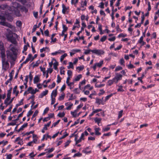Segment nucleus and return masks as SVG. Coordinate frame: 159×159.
Instances as JSON below:
<instances>
[{"mask_svg":"<svg viewBox=\"0 0 159 159\" xmlns=\"http://www.w3.org/2000/svg\"><path fill=\"white\" fill-rule=\"evenodd\" d=\"M20 8L22 10V11H25L26 13L28 11V9L26 8L25 7L23 6H21L20 5Z\"/></svg>","mask_w":159,"mask_h":159,"instance_id":"4be33fe9","label":"nucleus"},{"mask_svg":"<svg viewBox=\"0 0 159 159\" xmlns=\"http://www.w3.org/2000/svg\"><path fill=\"white\" fill-rule=\"evenodd\" d=\"M12 7L15 8V9H18L20 7V5L16 2H12Z\"/></svg>","mask_w":159,"mask_h":159,"instance_id":"6e6552de","label":"nucleus"},{"mask_svg":"<svg viewBox=\"0 0 159 159\" xmlns=\"http://www.w3.org/2000/svg\"><path fill=\"white\" fill-rule=\"evenodd\" d=\"M74 92L76 94H79L80 93V90L78 89V88L75 89L73 90Z\"/></svg>","mask_w":159,"mask_h":159,"instance_id":"a19ab883","label":"nucleus"},{"mask_svg":"<svg viewBox=\"0 0 159 159\" xmlns=\"http://www.w3.org/2000/svg\"><path fill=\"white\" fill-rule=\"evenodd\" d=\"M62 28L63 29V30L62 31L61 34V35H61L62 36H64V35L65 34H64L65 32L68 29V28L67 27H66L65 25H63Z\"/></svg>","mask_w":159,"mask_h":159,"instance_id":"1a4fd4ad","label":"nucleus"},{"mask_svg":"<svg viewBox=\"0 0 159 159\" xmlns=\"http://www.w3.org/2000/svg\"><path fill=\"white\" fill-rule=\"evenodd\" d=\"M0 19H2V22H1V23H2V25L6 26L12 29V30L15 29V27L11 25L10 24L7 22H5V18L4 16L0 15Z\"/></svg>","mask_w":159,"mask_h":159,"instance_id":"20e7f679","label":"nucleus"},{"mask_svg":"<svg viewBox=\"0 0 159 159\" xmlns=\"http://www.w3.org/2000/svg\"><path fill=\"white\" fill-rule=\"evenodd\" d=\"M107 38V37L106 36H103L101 39L100 40L102 42H104L106 40Z\"/></svg>","mask_w":159,"mask_h":159,"instance_id":"ea45409f","label":"nucleus"},{"mask_svg":"<svg viewBox=\"0 0 159 159\" xmlns=\"http://www.w3.org/2000/svg\"><path fill=\"white\" fill-rule=\"evenodd\" d=\"M122 76L121 75L117 73L116 74V76L113 78L115 81H116V83H117L118 81L121 80Z\"/></svg>","mask_w":159,"mask_h":159,"instance_id":"0eeeda50","label":"nucleus"},{"mask_svg":"<svg viewBox=\"0 0 159 159\" xmlns=\"http://www.w3.org/2000/svg\"><path fill=\"white\" fill-rule=\"evenodd\" d=\"M6 36L8 41L10 40L11 39L13 38V36L12 35V33H8L6 34Z\"/></svg>","mask_w":159,"mask_h":159,"instance_id":"f8f14e48","label":"nucleus"},{"mask_svg":"<svg viewBox=\"0 0 159 159\" xmlns=\"http://www.w3.org/2000/svg\"><path fill=\"white\" fill-rule=\"evenodd\" d=\"M39 78L38 75L36 76L34 79V84L38 83L39 81Z\"/></svg>","mask_w":159,"mask_h":159,"instance_id":"dca6fc26","label":"nucleus"},{"mask_svg":"<svg viewBox=\"0 0 159 159\" xmlns=\"http://www.w3.org/2000/svg\"><path fill=\"white\" fill-rule=\"evenodd\" d=\"M33 113V111H31V110H30L28 112L27 115V117L30 116V115H31Z\"/></svg>","mask_w":159,"mask_h":159,"instance_id":"5fc2aeb1","label":"nucleus"},{"mask_svg":"<svg viewBox=\"0 0 159 159\" xmlns=\"http://www.w3.org/2000/svg\"><path fill=\"white\" fill-rule=\"evenodd\" d=\"M70 142V140H68L65 143V147H67L69 144Z\"/></svg>","mask_w":159,"mask_h":159,"instance_id":"680f3d73","label":"nucleus"},{"mask_svg":"<svg viewBox=\"0 0 159 159\" xmlns=\"http://www.w3.org/2000/svg\"><path fill=\"white\" fill-rule=\"evenodd\" d=\"M57 95V89H56L53 90L51 94V98H52L53 96L55 97Z\"/></svg>","mask_w":159,"mask_h":159,"instance_id":"2eb2a0df","label":"nucleus"},{"mask_svg":"<svg viewBox=\"0 0 159 159\" xmlns=\"http://www.w3.org/2000/svg\"><path fill=\"white\" fill-rule=\"evenodd\" d=\"M101 120L102 118H98L96 117L94 119V121L95 122L97 123L98 125H99V124L100 123Z\"/></svg>","mask_w":159,"mask_h":159,"instance_id":"f3484780","label":"nucleus"},{"mask_svg":"<svg viewBox=\"0 0 159 159\" xmlns=\"http://www.w3.org/2000/svg\"><path fill=\"white\" fill-rule=\"evenodd\" d=\"M87 4V2L86 1H85L84 2L82 1L81 3V7H84V6H86Z\"/></svg>","mask_w":159,"mask_h":159,"instance_id":"79ce46f5","label":"nucleus"},{"mask_svg":"<svg viewBox=\"0 0 159 159\" xmlns=\"http://www.w3.org/2000/svg\"><path fill=\"white\" fill-rule=\"evenodd\" d=\"M58 65V63L57 62H56L53 64V67L55 70H57L58 71V70L57 68V66Z\"/></svg>","mask_w":159,"mask_h":159,"instance_id":"7c9ffc66","label":"nucleus"},{"mask_svg":"<svg viewBox=\"0 0 159 159\" xmlns=\"http://www.w3.org/2000/svg\"><path fill=\"white\" fill-rule=\"evenodd\" d=\"M67 56L66 53H64L63 55H61L60 57V61H62L64 60V58Z\"/></svg>","mask_w":159,"mask_h":159,"instance_id":"2f4dec72","label":"nucleus"},{"mask_svg":"<svg viewBox=\"0 0 159 159\" xmlns=\"http://www.w3.org/2000/svg\"><path fill=\"white\" fill-rule=\"evenodd\" d=\"M113 93H111V94H110V95H107V96L106 97V98H105V101H106L107 100H108V99L110 98L111 97V96H113Z\"/></svg>","mask_w":159,"mask_h":159,"instance_id":"37998d69","label":"nucleus"},{"mask_svg":"<svg viewBox=\"0 0 159 159\" xmlns=\"http://www.w3.org/2000/svg\"><path fill=\"white\" fill-rule=\"evenodd\" d=\"M8 143V141H4V140L0 142V145L2 144H3V146H4Z\"/></svg>","mask_w":159,"mask_h":159,"instance_id":"09e8293b","label":"nucleus"},{"mask_svg":"<svg viewBox=\"0 0 159 159\" xmlns=\"http://www.w3.org/2000/svg\"><path fill=\"white\" fill-rule=\"evenodd\" d=\"M120 63L121 65H124L125 61L123 58H122L120 59Z\"/></svg>","mask_w":159,"mask_h":159,"instance_id":"3c124183","label":"nucleus"},{"mask_svg":"<svg viewBox=\"0 0 159 159\" xmlns=\"http://www.w3.org/2000/svg\"><path fill=\"white\" fill-rule=\"evenodd\" d=\"M103 97H102V100L98 98H96V103L98 104L99 105H100L102 102V100L103 99Z\"/></svg>","mask_w":159,"mask_h":159,"instance_id":"b1692460","label":"nucleus"},{"mask_svg":"<svg viewBox=\"0 0 159 159\" xmlns=\"http://www.w3.org/2000/svg\"><path fill=\"white\" fill-rule=\"evenodd\" d=\"M100 128H96L95 129V134L97 135H101V133L99 132V131L100 130Z\"/></svg>","mask_w":159,"mask_h":159,"instance_id":"a211bd4d","label":"nucleus"},{"mask_svg":"<svg viewBox=\"0 0 159 159\" xmlns=\"http://www.w3.org/2000/svg\"><path fill=\"white\" fill-rule=\"evenodd\" d=\"M48 117L49 118V119H50V118H52L54 116V113H51L48 114Z\"/></svg>","mask_w":159,"mask_h":159,"instance_id":"e2e57ef3","label":"nucleus"},{"mask_svg":"<svg viewBox=\"0 0 159 159\" xmlns=\"http://www.w3.org/2000/svg\"><path fill=\"white\" fill-rule=\"evenodd\" d=\"M11 99V97H7V98L5 100L4 103L6 105V106L9 105V102H8V101Z\"/></svg>","mask_w":159,"mask_h":159,"instance_id":"4468645a","label":"nucleus"},{"mask_svg":"<svg viewBox=\"0 0 159 159\" xmlns=\"http://www.w3.org/2000/svg\"><path fill=\"white\" fill-rule=\"evenodd\" d=\"M61 78L60 77L59 75H58L57 76V82L58 83H60L61 82Z\"/></svg>","mask_w":159,"mask_h":159,"instance_id":"a18cd8bd","label":"nucleus"},{"mask_svg":"<svg viewBox=\"0 0 159 159\" xmlns=\"http://www.w3.org/2000/svg\"><path fill=\"white\" fill-rule=\"evenodd\" d=\"M122 69V67L120 66H117L115 69V71H118L119 70H121Z\"/></svg>","mask_w":159,"mask_h":159,"instance_id":"49530a36","label":"nucleus"},{"mask_svg":"<svg viewBox=\"0 0 159 159\" xmlns=\"http://www.w3.org/2000/svg\"><path fill=\"white\" fill-rule=\"evenodd\" d=\"M62 13L64 14H65L66 13V11L67 10V9L66 8V7L63 4L62 5Z\"/></svg>","mask_w":159,"mask_h":159,"instance_id":"5701e85b","label":"nucleus"},{"mask_svg":"<svg viewBox=\"0 0 159 159\" xmlns=\"http://www.w3.org/2000/svg\"><path fill=\"white\" fill-rule=\"evenodd\" d=\"M72 71L70 70H68L67 71V75H68V77H70V76H71L72 75Z\"/></svg>","mask_w":159,"mask_h":159,"instance_id":"774afa93","label":"nucleus"},{"mask_svg":"<svg viewBox=\"0 0 159 159\" xmlns=\"http://www.w3.org/2000/svg\"><path fill=\"white\" fill-rule=\"evenodd\" d=\"M61 52L64 53L65 52L64 51H61V50H59L58 51L55 52H54L52 53L51 54L52 55H57L58 53H60Z\"/></svg>","mask_w":159,"mask_h":159,"instance_id":"412c9836","label":"nucleus"},{"mask_svg":"<svg viewBox=\"0 0 159 159\" xmlns=\"http://www.w3.org/2000/svg\"><path fill=\"white\" fill-rule=\"evenodd\" d=\"M27 46H28L29 47L30 46L29 44L28 43H27V45H25L24 46V49H23V52H24V51H25L27 50Z\"/></svg>","mask_w":159,"mask_h":159,"instance_id":"c03bdc74","label":"nucleus"},{"mask_svg":"<svg viewBox=\"0 0 159 159\" xmlns=\"http://www.w3.org/2000/svg\"><path fill=\"white\" fill-rule=\"evenodd\" d=\"M65 94L64 93H62L61 94V96H60L58 98V100L60 101H61V100H63L64 99V97H65Z\"/></svg>","mask_w":159,"mask_h":159,"instance_id":"bb28decb","label":"nucleus"},{"mask_svg":"<svg viewBox=\"0 0 159 159\" xmlns=\"http://www.w3.org/2000/svg\"><path fill=\"white\" fill-rule=\"evenodd\" d=\"M8 9V10L5 11V14L7 17H10V15L13 13V11H12L11 7H9L7 4H2L0 5V11L1 10H5Z\"/></svg>","mask_w":159,"mask_h":159,"instance_id":"f03ea898","label":"nucleus"},{"mask_svg":"<svg viewBox=\"0 0 159 159\" xmlns=\"http://www.w3.org/2000/svg\"><path fill=\"white\" fill-rule=\"evenodd\" d=\"M38 111L37 110H36L34 112V114L33 115L32 117L31 118V119L33 120V118L35 117L38 114Z\"/></svg>","mask_w":159,"mask_h":159,"instance_id":"4c0bfd02","label":"nucleus"},{"mask_svg":"<svg viewBox=\"0 0 159 159\" xmlns=\"http://www.w3.org/2000/svg\"><path fill=\"white\" fill-rule=\"evenodd\" d=\"M82 76L81 74L79 75L74 79V81H78L80 80V79L82 77Z\"/></svg>","mask_w":159,"mask_h":159,"instance_id":"393cba45","label":"nucleus"},{"mask_svg":"<svg viewBox=\"0 0 159 159\" xmlns=\"http://www.w3.org/2000/svg\"><path fill=\"white\" fill-rule=\"evenodd\" d=\"M12 89V88L11 87L10 88V89L7 91V97H11V91Z\"/></svg>","mask_w":159,"mask_h":159,"instance_id":"c756f323","label":"nucleus"},{"mask_svg":"<svg viewBox=\"0 0 159 159\" xmlns=\"http://www.w3.org/2000/svg\"><path fill=\"white\" fill-rule=\"evenodd\" d=\"M82 155V154L80 152H77V153H75V154L73 157H81V156Z\"/></svg>","mask_w":159,"mask_h":159,"instance_id":"f704fd0d","label":"nucleus"},{"mask_svg":"<svg viewBox=\"0 0 159 159\" xmlns=\"http://www.w3.org/2000/svg\"><path fill=\"white\" fill-rule=\"evenodd\" d=\"M0 50L1 51V56L2 53L5 54L3 43L2 41H0Z\"/></svg>","mask_w":159,"mask_h":159,"instance_id":"423d86ee","label":"nucleus"},{"mask_svg":"<svg viewBox=\"0 0 159 159\" xmlns=\"http://www.w3.org/2000/svg\"><path fill=\"white\" fill-rule=\"evenodd\" d=\"M115 81L114 78L111 80H109L108 82V85L109 86L111 85Z\"/></svg>","mask_w":159,"mask_h":159,"instance_id":"a878e982","label":"nucleus"},{"mask_svg":"<svg viewBox=\"0 0 159 159\" xmlns=\"http://www.w3.org/2000/svg\"><path fill=\"white\" fill-rule=\"evenodd\" d=\"M64 67L63 66H61L60 68V73L61 75L64 74L65 72V70H63L64 69Z\"/></svg>","mask_w":159,"mask_h":159,"instance_id":"c85d7f7f","label":"nucleus"},{"mask_svg":"<svg viewBox=\"0 0 159 159\" xmlns=\"http://www.w3.org/2000/svg\"><path fill=\"white\" fill-rule=\"evenodd\" d=\"M144 76V74H142V76H141V77L138 78V79L139 80H140V82H141L142 83L143 82V80H142V79L143 78Z\"/></svg>","mask_w":159,"mask_h":159,"instance_id":"603ef678","label":"nucleus"},{"mask_svg":"<svg viewBox=\"0 0 159 159\" xmlns=\"http://www.w3.org/2000/svg\"><path fill=\"white\" fill-rule=\"evenodd\" d=\"M76 97L75 96H73V94H71L70 96V98L68 99L69 100H71L74 99H75Z\"/></svg>","mask_w":159,"mask_h":159,"instance_id":"473e14b6","label":"nucleus"},{"mask_svg":"<svg viewBox=\"0 0 159 159\" xmlns=\"http://www.w3.org/2000/svg\"><path fill=\"white\" fill-rule=\"evenodd\" d=\"M98 7H100L101 8L103 9L104 8V3L103 2H101L100 3V5Z\"/></svg>","mask_w":159,"mask_h":159,"instance_id":"0e129e2a","label":"nucleus"},{"mask_svg":"<svg viewBox=\"0 0 159 159\" xmlns=\"http://www.w3.org/2000/svg\"><path fill=\"white\" fill-rule=\"evenodd\" d=\"M110 129V127H107L105 128H103L102 130L103 132H105L108 131Z\"/></svg>","mask_w":159,"mask_h":159,"instance_id":"69168bd1","label":"nucleus"},{"mask_svg":"<svg viewBox=\"0 0 159 159\" xmlns=\"http://www.w3.org/2000/svg\"><path fill=\"white\" fill-rule=\"evenodd\" d=\"M32 55L31 54H30L28 55V57L26 58L25 60L23 62V63L26 64L27 62L29 61L30 60H31V57Z\"/></svg>","mask_w":159,"mask_h":159,"instance_id":"ddd939ff","label":"nucleus"},{"mask_svg":"<svg viewBox=\"0 0 159 159\" xmlns=\"http://www.w3.org/2000/svg\"><path fill=\"white\" fill-rule=\"evenodd\" d=\"M60 121V120H58L56 122L54 123L52 125V127L53 126L55 127L57 125Z\"/></svg>","mask_w":159,"mask_h":159,"instance_id":"864d4df0","label":"nucleus"},{"mask_svg":"<svg viewBox=\"0 0 159 159\" xmlns=\"http://www.w3.org/2000/svg\"><path fill=\"white\" fill-rule=\"evenodd\" d=\"M48 93V91L46 90L45 91H43L39 96V98H42L44 96L46 95Z\"/></svg>","mask_w":159,"mask_h":159,"instance_id":"9d476101","label":"nucleus"},{"mask_svg":"<svg viewBox=\"0 0 159 159\" xmlns=\"http://www.w3.org/2000/svg\"><path fill=\"white\" fill-rule=\"evenodd\" d=\"M92 51V53L98 55L103 54L104 53V52L101 49H94Z\"/></svg>","mask_w":159,"mask_h":159,"instance_id":"39448f33","label":"nucleus"},{"mask_svg":"<svg viewBox=\"0 0 159 159\" xmlns=\"http://www.w3.org/2000/svg\"><path fill=\"white\" fill-rule=\"evenodd\" d=\"M32 73V72H30V74L29 75V78H30V82H31V81L32 80L33 78V76H32V75L31 74V73Z\"/></svg>","mask_w":159,"mask_h":159,"instance_id":"8fccbe9b","label":"nucleus"},{"mask_svg":"<svg viewBox=\"0 0 159 159\" xmlns=\"http://www.w3.org/2000/svg\"><path fill=\"white\" fill-rule=\"evenodd\" d=\"M69 65L67 66V68L68 69H69L70 68H71L72 69H73L74 66H73V63L72 62H69Z\"/></svg>","mask_w":159,"mask_h":159,"instance_id":"72a5a7b5","label":"nucleus"},{"mask_svg":"<svg viewBox=\"0 0 159 159\" xmlns=\"http://www.w3.org/2000/svg\"><path fill=\"white\" fill-rule=\"evenodd\" d=\"M11 47L9 50L6 52L7 57L11 61H15L16 59L18 54V50L16 47L12 44L10 45Z\"/></svg>","mask_w":159,"mask_h":159,"instance_id":"f257e3e1","label":"nucleus"},{"mask_svg":"<svg viewBox=\"0 0 159 159\" xmlns=\"http://www.w3.org/2000/svg\"><path fill=\"white\" fill-rule=\"evenodd\" d=\"M93 50H86L85 52H84V54H88L90 52H92Z\"/></svg>","mask_w":159,"mask_h":159,"instance_id":"bf43d9fd","label":"nucleus"},{"mask_svg":"<svg viewBox=\"0 0 159 159\" xmlns=\"http://www.w3.org/2000/svg\"><path fill=\"white\" fill-rule=\"evenodd\" d=\"M9 41L10 42L12 43H13L15 45H17V43L16 39H15V38H14L13 37L12 39H11L10 40H9Z\"/></svg>","mask_w":159,"mask_h":159,"instance_id":"6ab92c4d","label":"nucleus"},{"mask_svg":"<svg viewBox=\"0 0 159 159\" xmlns=\"http://www.w3.org/2000/svg\"><path fill=\"white\" fill-rule=\"evenodd\" d=\"M16 25L17 26L19 27H20L22 25L21 22L20 21H17L16 22Z\"/></svg>","mask_w":159,"mask_h":159,"instance_id":"58836bf2","label":"nucleus"},{"mask_svg":"<svg viewBox=\"0 0 159 159\" xmlns=\"http://www.w3.org/2000/svg\"><path fill=\"white\" fill-rule=\"evenodd\" d=\"M65 115V113L64 112H63L62 113H59L58 115L57 116L60 117H64Z\"/></svg>","mask_w":159,"mask_h":159,"instance_id":"c9c22d12","label":"nucleus"},{"mask_svg":"<svg viewBox=\"0 0 159 159\" xmlns=\"http://www.w3.org/2000/svg\"><path fill=\"white\" fill-rule=\"evenodd\" d=\"M123 110H121L120 111L118 114V118H120L122 116V113H123Z\"/></svg>","mask_w":159,"mask_h":159,"instance_id":"052dcab7","label":"nucleus"},{"mask_svg":"<svg viewBox=\"0 0 159 159\" xmlns=\"http://www.w3.org/2000/svg\"><path fill=\"white\" fill-rule=\"evenodd\" d=\"M28 125L27 123H24L21 127L20 128L22 129H23L24 128L26 127Z\"/></svg>","mask_w":159,"mask_h":159,"instance_id":"4d7b16f0","label":"nucleus"},{"mask_svg":"<svg viewBox=\"0 0 159 159\" xmlns=\"http://www.w3.org/2000/svg\"><path fill=\"white\" fill-rule=\"evenodd\" d=\"M84 68V66H78L76 67V69H78L79 70V71H80L81 70H83Z\"/></svg>","mask_w":159,"mask_h":159,"instance_id":"de8ad7c7","label":"nucleus"},{"mask_svg":"<svg viewBox=\"0 0 159 159\" xmlns=\"http://www.w3.org/2000/svg\"><path fill=\"white\" fill-rule=\"evenodd\" d=\"M103 61H101L99 62L96 63L95 64L98 67H101L103 64Z\"/></svg>","mask_w":159,"mask_h":159,"instance_id":"cd10ccee","label":"nucleus"},{"mask_svg":"<svg viewBox=\"0 0 159 159\" xmlns=\"http://www.w3.org/2000/svg\"><path fill=\"white\" fill-rule=\"evenodd\" d=\"M76 110H75L74 111H71V114L72 115L73 117H75L77 116V114L76 113Z\"/></svg>","mask_w":159,"mask_h":159,"instance_id":"e433bc0d","label":"nucleus"},{"mask_svg":"<svg viewBox=\"0 0 159 159\" xmlns=\"http://www.w3.org/2000/svg\"><path fill=\"white\" fill-rule=\"evenodd\" d=\"M65 133H66V134L64 135L63 136H62L60 138H59V139H64L66 136H68V133H66V132H65Z\"/></svg>","mask_w":159,"mask_h":159,"instance_id":"13d9d810","label":"nucleus"},{"mask_svg":"<svg viewBox=\"0 0 159 159\" xmlns=\"http://www.w3.org/2000/svg\"><path fill=\"white\" fill-rule=\"evenodd\" d=\"M51 99H52V101H51V104L53 105L55 103V98H53V97H52V98H51Z\"/></svg>","mask_w":159,"mask_h":159,"instance_id":"338daca9","label":"nucleus"},{"mask_svg":"<svg viewBox=\"0 0 159 159\" xmlns=\"http://www.w3.org/2000/svg\"><path fill=\"white\" fill-rule=\"evenodd\" d=\"M16 122H10L8 123L7 125V126H9L10 125H16Z\"/></svg>","mask_w":159,"mask_h":159,"instance_id":"6e6d98bb","label":"nucleus"},{"mask_svg":"<svg viewBox=\"0 0 159 159\" xmlns=\"http://www.w3.org/2000/svg\"><path fill=\"white\" fill-rule=\"evenodd\" d=\"M14 12L16 14V16H20L21 15L20 13V11L18 10V9L14 10Z\"/></svg>","mask_w":159,"mask_h":159,"instance_id":"aec40b11","label":"nucleus"},{"mask_svg":"<svg viewBox=\"0 0 159 159\" xmlns=\"http://www.w3.org/2000/svg\"><path fill=\"white\" fill-rule=\"evenodd\" d=\"M71 51L72 52H70V56H72L75 53L80 52V50L78 49H74L72 50Z\"/></svg>","mask_w":159,"mask_h":159,"instance_id":"9b49d317","label":"nucleus"},{"mask_svg":"<svg viewBox=\"0 0 159 159\" xmlns=\"http://www.w3.org/2000/svg\"><path fill=\"white\" fill-rule=\"evenodd\" d=\"M6 55L5 54H2L1 57L2 63V69L5 70H6L9 67V64L7 61H6Z\"/></svg>","mask_w":159,"mask_h":159,"instance_id":"7ed1b4c3","label":"nucleus"}]
</instances>
